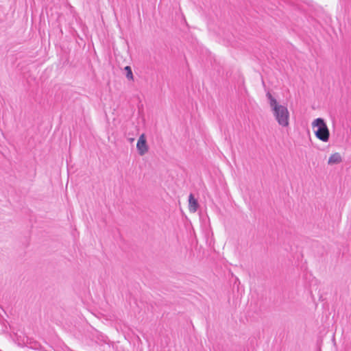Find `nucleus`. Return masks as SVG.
Wrapping results in <instances>:
<instances>
[{"label":"nucleus","instance_id":"1","mask_svg":"<svg viewBox=\"0 0 351 351\" xmlns=\"http://www.w3.org/2000/svg\"><path fill=\"white\" fill-rule=\"evenodd\" d=\"M267 97L269 100V105L278 123L282 127H287L289 124V112L287 108L278 104L270 93H267Z\"/></svg>","mask_w":351,"mask_h":351},{"label":"nucleus","instance_id":"2","mask_svg":"<svg viewBox=\"0 0 351 351\" xmlns=\"http://www.w3.org/2000/svg\"><path fill=\"white\" fill-rule=\"evenodd\" d=\"M315 136L323 142H328L330 132L328 126L322 118H317L312 123Z\"/></svg>","mask_w":351,"mask_h":351},{"label":"nucleus","instance_id":"3","mask_svg":"<svg viewBox=\"0 0 351 351\" xmlns=\"http://www.w3.org/2000/svg\"><path fill=\"white\" fill-rule=\"evenodd\" d=\"M136 147L138 154L143 156L148 151V146L147 145L146 138L144 134H141L138 140Z\"/></svg>","mask_w":351,"mask_h":351},{"label":"nucleus","instance_id":"4","mask_svg":"<svg viewBox=\"0 0 351 351\" xmlns=\"http://www.w3.org/2000/svg\"><path fill=\"white\" fill-rule=\"evenodd\" d=\"M199 204L197 200L194 197L193 195L191 193L189 197V208L192 213H195L197 210Z\"/></svg>","mask_w":351,"mask_h":351},{"label":"nucleus","instance_id":"5","mask_svg":"<svg viewBox=\"0 0 351 351\" xmlns=\"http://www.w3.org/2000/svg\"><path fill=\"white\" fill-rule=\"evenodd\" d=\"M342 161V158L339 153L332 154L328 158V165L339 164Z\"/></svg>","mask_w":351,"mask_h":351},{"label":"nucleus","instance_id":"6","mask_svg":"<svg viewBox=\"0 0 351 351\" xmlns=\"http://www.w3.org/2000/svg\"><path fill=\"white\" fill-rule=\"evenodd\" d=\"M124 70L125 71V76L128 80H133V73L132 71V69L130 66H126L124 68Z\"/></svg>","mask_w":351,"mask_h":351}]
</instances>
